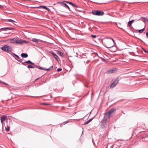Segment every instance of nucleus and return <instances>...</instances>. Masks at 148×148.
<instances>
[{"mask_svg":"<svg viewBox=\"0 0 148 148\" xmlns=\"http://www.w3.org/2000/svg\"><path fill=\"white\" fill-rule=\"evenodd\" d=\"M103 44L106 47L110 48L114 46V41L112 38H106L104 40Z\"/></svg>","mask_w":148,"mask_h":148,"instance_id":"1","label":"nucleus"},{"mask_svg":"<svg viewBox=\"0 0 148 148\" xmlns=\"http://www.w3.org/2000/svg\"><path fill=\"white\" fill-rule=\"evenodd\" d=\"M107 121V118L104 117L103 119L101 121L100 123V126L102 128H104L106 127L107 125L106 123Z\"/></svg>","mask_w":148,"mask_h":148,"instance_id":"2","label":"nucleus"},{"mask_svg":"<svg viewBox=\"0 0 148 148\" xmlns=\"http://www.w3.org/2000/svg\"><path fill=\"white\" fill-rule=\"evenodd\" d=\"M1 49L3 51L6 52L10 51L12 50V48L10 46L6 45H4L1 47Z\"/></svg>","mask_w":148,"mask_h":148,"instance_id":"3","label":"nucleus"},{"mask_svg":"<svg viewBox=\"0 0 148 148\" xmlns=\"http://www.w3.org/2000/svg\"><path fill=\"white\" fill-rule=\"evenodd\" d=\"M92 13L94 15L97 16H102L104 13L103 12L98 10H95L92 12Z\"/></svg>","mask_w":148,"mask_h":148,"instance_id":"4","label":"nucleus"},{"mask_svg":"<svg viewBox=\"0 0 148 148\" xmlns=\"http://www.w3.org/2000/svg\"><path fill=\"white\" fill-rule=\"evenodd\" d=\"M116 109L115 108H112L108 112L105 114L106 116L109 118L110 117V115L113 113V112L116 110Z\"/></svg>","mask_w":148,"mask_h":148,"instance_id":"5","label":"nucleus"},{"mask_svg":"<svg viewBox=\"0 0 148 148\" xmlns=\"http://www.w3.org/2000/svg\"><path fill=\"white\" fill-rule=\"evenodd\" d=\"M119 80L118 79H116L111 84L110 88H114L118 83Z\"/></svg>","mask_w":148,"mask_h":148,"instance_id":"6","label":"nucleus"},{"mask_svg":"<svg viewBox=\"0 0 148 148\" xmlns=\"http://www.w3.org/2000/svg\"><path fill=\"white\" fill-rule=\"evenodd\" d=\"M27 42L23 40L19 39L16 38V43L19 44H22L23 43H26Z\"/></svg>","mask_w":148,"mask_h":148,"instance_id":"7","label":"nucleus"},{"mask_svg":"<svg viewBox=\"0 0 148 148\" xmlns=\"http://www.w3.org/2000/svg\"><path fill=\"white\" fill-rule=\"evenodd\" d=\"M53 66H51L49 69H46L43 68L41 67H40L38 68V69H40L43 70H44L45 71L51 70L53 69Z\"/></svg>","mask_w":148,"mask_h":148,"instance_id":"8","label":"nucleus"},{"mask_svg":"<svg viewBox=\"0 0 148 148\" xmlns=\"http://www.w3.org/2000/svg\"><path fill=\"white\" fill-rule=\"evenodd\" d=\"M7 116L6 115H3L1 118V121L2 123H3V122L5 121L7 118Z\"/></svg>","mask_w":148,"mask_h":148,"instance_id":"9","label":"nucleus"},{"mask_svg":"<svg viewBox=\"0 0 148 148\" xmlns=\"http://www.w3.org/2000/svg\"><path fill=\"white\" fill-rule=\"evenodd\" d=\"M16 38H14L12 39H10L9 40L10 41V42L11 43H16Z\"/></svg>","mask_w":148,"mask_h":148,"instance_id":"10","label":"nucleus"},{"mask_svg":"<svg viewBox=\"0 0 148 148\" xmlns=\"http://www.w3.org/2000/svg\"><path fill=\"white\" fill-rule=\"evenodd\" d=\"M141 19L144 22H148V19L146 18L142 17L141 18Z\"/></svg>","mask_w":148,"mask_h":148,"instance_id":"11","label":"nucleus"},{"mask_svg":"<svg viewBox=\"0 0 148 148\" xmlns=\"http://www.w3.org/2000/svg\"><path fill=\"white\" fill-rule=\"evenodd\" d=\"M22 57L23 58H27L28 57V55L27 54L25 53H22L21 54Z\"/></svg>","mask_w":148,"mask_h":148,"instance_id":"12","label":"nucleus"},{"mask_svg":"<svg viewBox=\"0 0 148 148\" xmlns=\"http://www.w3.org/2000/svg\"><path fill=\"white\" fill-rule=\"evenodd\" d=\"M58 3H62L65 6L67 7L69 10H70V8L65 3H64L63 2H58Z\"/></svg>","mask_w":148,"mask_h":148,"instance_id":"13","label":"nucleus"},{"mask_svg":"<svg viewBox=\"0 0 148 148\" xmlns=\"http://www.w3.org/2000/svg\"><path fill=\"white\" fill-rule=\"evenodd\" d=\"M7 127H5V130L6 131H8L10 130V126L9 125H8V124L7 123Z\"/></svg>","mask_w":148,"mask_h":148,"instance_id":"14","label":"nucleus"},{"mask_svg":"<svg viewBox=\"0 0 148 148\" xmlns=\"http://www.w3.org/2000/svg\"><path fill=\"white\" fill-rule=\"evenodd\" d=\"M25 63H27V64H34V63L33 62H32L30 60H28L27 61H26L25 62Z\"/></svg>","mask_w":148,"mask_h":148,"instance_id":"15","label":"nucleus"},{"mask_svg":"<svg viewBox=\"0 0 148 148\" xmlns=\"http://www.w3.org/2000/svg\"><path fill=\"white\" fill-rule=\"evenodd\" d=\"M32 41L34 42H38V40L36 38H32Z\"/></svg>","mask_w":148,"mask_h":148,"instance_id":"16","label":"nucleus"},{"mask_svg":"<svg viewBox=\"0 0 148 148\" xmlns=\"http://www.w3.org/2000/svg\"><path fill=\"white\" fill-rule=\"evenodd\" d=\"M114 70H113V69H111L110 70H108V73H114Z\"/></svg>","mask_w":148,"mask_h":148,"instance_id":"17","label":"nucleus"},{"mask_svg":"<svg viewBox=\"0 0 148 148\" xmlns=\"http://www.w3.org/2000/svg\"><path fill=\"white\" fill-rule=\"evenodd\" d=\"M2 29H5L6 30H10V29H13V28H12L5 27V28H2Z\"/></svg>","mask_w":148,"mask_h":148,"instance_id":"18","label":"nucleus"},{"mask_svg":"<svg viewBox=\"0 0 148 148\" xmlns=\"http://www.w3.org/2000/svg\"><path fill=\"white\" fill-rule=\"evenodd\" d=\"M145 29L144 28L142 29L139 30L138 31L139 33H140V34L142 33L144 31Z\"/></svg>","mask_w":148,"mask_h":148,"instance_id":"19","label":"nucleus"},{"mask_svg":"<svg viewBox=\"0 0 148 148\" xmlns=\"http://www.w3.org/2000/svg\"><path fill=\"white\" fill-rule=\"evenodd\" d=\"M92 119H90V120H89L88 121H87L84 124V125H86L88 124L89 122H90V121H91L92 120Z\"/></svg>","mask_w":148,"mask_h":148,"instance_id":"20","label":"nucleus"},{"mask_svg":"<svg viewBox=\"0 0 148 148\" xmlns=\"http://www.w3.org/2000/svg\"><path fill=\"white\" fill-rule=\"evenodd\" d=\"M43 8L46 10L47 11H50V9L49 8H47L46 6H43Z\"/></svg>","mask_w":148,"mask_h":148,"instance_id":"21","label":"nucleus"},{"mask_svg":"<svg viewBox=\"0 0 148 148\" xmlns=\"http://www.w3.org/2000/svg\"><path fill=\"white\" fill-rule=\"evenodd\" d=\"M57 53L58 54H60L61 56L62 55V53L60 51H58Z\"/></svg>","mask_w":148,"mask_h":148,"instance_id":"22","label":"nucleus"},{"mask_svg":"<svg viewBox=\"0 0 148 148\" xmlns=\"http://www.w3.org/2000/svg\"><path fill=\"white\" fill-rule=\"evenodd\" d=\"M54 57L57 61H58L59 58L57 55H54Z\"/></svg>","mask_w":148,"mask_h":148,"instance_id":"23","label":"nucleus"},{"mask_svg":"<svg viewBox=\"0 0 148 148\" xmlns=\"http://www.w3.org/2000/svg\"><path fill=\"white\" fill-rule=\"evenodd\" d=\"M7 21L11 22L13 23L15 22V21H14L12 19H8V20Z\"/></svg>","mask_w":148,"mask_h":148,"instance_id":"24","label":"nucleus"},{"mask_svg":"<svg viewBox=\"0 0 148 148\" xmlns=\"http://www.w3.org/2000/svg\"><path fill=\"white\" fill-rule=\"evenodd\" d=\"M143 51L145 52V53L148 54V51L145 50L144 49H143Z\"/></svg>","mask_w":148,"mask_h":148,"instance_id":"25","label":"nucleus"},{"mask_svg":"<svg viewBox=\"0 0 148 148\" xmlns=\"http://www.w3.org/2000/svg\"><path fill=\"white\" fill-rule=\"evenodd\" d=\"M132 23L130 22V21L128 22V25L129 26H131Z\"/></svg>","mask_w":148,"mask_h":148,"instance_id":"26","label":"nucleus"},{"mask_svg":"<svg viewBox=\"0 0 148 148\" xmlns=\"http://www.w3.org/2000/svg\"><path fill=\"white\" fill-rule=\"evenodd\" d=\"M64 1L65 2H66V3H69L71 5H72V3H73L72 2H69V1Z\"/></svg>","mask_w":148,"mask_h":148,"instance_id":"27","label":"nucleus"},{"mask_svg":"<svg viewBox=\"0 0 148 148\" xmlns=\"http://www.w3.org/2000/svg\"><path fill=\"white\" fill-rule=\"evenodd\" d=\"M71 5H72L73 7H75L76 8L77 7V6L75 4H74L73 3H72V4Z\"/></svg>","mask_w":148,"mask_h":148,"instance_id":"28","label":"nucleus"},{"mask_svg":"<svg viewBox=\"0 0 148 148\" xmlns=\"http://www.w3.org/2000/svg\"><path fill=\"white\" fill-rule=\"evenodd\" d=\"M27 67L28 68H34L33 67V66L31 65H29Z\"/></svg>","mask_w":148,"mask_h":148,"instance_id":"29","label":"nucleus"},{"mask_svg":"<svg viewBox=\"0 0 148 148\" xmlns=\"http://www.w3.org/2000/svg\"><path fill=\"white\" fill-rule=\"evenodd\" d=\"M62 70V69L58 68L57 69V71L58 72L61 71Z\"/></svg>","mask_w":148,"mask_h":148,"instance_id":"30","label":"nucleus"},{"mask_svg":"<svg viewBox=\"0 0 148 148\" xmlns=\"http://www.w3.org/2000/svg\"><path fill=\"white\" fill-rule=\"evenodd\" d=\"M42 105H50V104H47V103H42Z\"/></svg>","mask_w":148,"mask_h":148,"instance_id":"31","label":"nucleus"},{"mask_svg":"<svg viewBox=\"0 0 148 148\" xmlns=\"http://www.w3.org/2000/svg\"><path fill=\"white\" fill-rule=\"evenodd\" d=\"M14 55L16 57V58H18V59H19V57L18 56H17V55H16V54H14Z\"/></svg>","mask_w":148,"mask_h":148,"instance_id":"32","label":"nucleus"},{"mask_svg":"<svg viewBox=\"0 0 148 148\" xmlns=\"http://www.w3.org/2000/svg\"><path fill=\"white\" fill-rule=\"evenodd\" d=\"M41 6L38 7V8H43V6Z\"/></svg>","mask_w":148,"mask_h":148,"instance_id":"33","label":"nucleus"},{"mask_svg":"<svg viewBox=\"0 0 148 148\" xmlns=\"http://www.w3.org/2000/svg\"><path fill=\"white\" fill-rule=\"evenodd\" d=\"M51 53V54H52L54 56V55H56V54H55L53 52H52Z\"/></svg>","mask_w":148,"mask_h":148,"instance_id":"34","label":"nucleus"},{"mask_svg":"<svg viewBox=\"0 0 148 148\" xmlns=\"http://www.w3.org/2000/svg\"><path fill=\"white\" fill-rule=\"evenodd\" d=\"M92 37H93V38H95L96 37V36L95 35H92L91 36Z\"/></svg>","mask_w":148,"mask_h":148,"instance_id":"35","label":"nucleus"},{"mask_svg":"<svg viewBox=\"0 0 148 148\" xmlns=\"http://www.w3.org/2000/svg\"><path fill=\"white\" fill-rule=\"evenodd\" d=\"M68 122H69L68 121H66L63 122V123L66 124V123H68Z\"/></svg>","mask_w":148,"mask_h":148,"instance_id":"36","label":"nucleus"},{"mask_svg":"<svg viewBox=\"0 0 148 148\" xmlns=\"http://www.w3.org/2000/svg\"><path fill=\"white\" fill-rule=\"evenodd\" d=\"M134 20H132V21H130V22H131L132 23L134 22Z\"/></svg>","mask_w":148,"mask_h":148,"instance_id":"37","label":"nucleus"},{"mask_svg":"<svg viewBox=\"0 0 148 148\" xmlns=\"http://www.w3.org/2000/svg\"><path fill=\"white\" fill-rule=\"evenodd\" d=\"M146 36L148 38V32H147L146 33Z\"/></svg>","mask_w":148,"mask_h":148,"instance_id":"38","label":"nucleus"},{"mask_svg":"<svg viewBox=\"0 0 148 148\" xmlns=\"http://www.w3.org/2000/svg\"><path fill=\"white\" fill-rule=\"evenodd\" d=\"M3 84H5V85H7V84H6L5 83H3Z\"/></svg>","mask_w":148,"mask_h":148,"instance_id":"39","label":"nucleus"},{"mask_svg":"<svg viewBox=\"0 0 148 148\" xmlns=\"http://www.w3.org/2000/svg\"><path fill=\"white\" fill-rule=\"evenodd\" d=\"M122 112L124 114H125L124 113L123 111H122Z\"/></svg>","mask_w":148,"mask_h":148,"instance_id":"40","label":"nucleus"},{"mask_svg":"<svg viewBox=\"0 0 148 148\" xmlns=\"http://www.w3.org/2000/svg\"><path fill=\"white\" fill-rule=\"evenodd\" d=\"M38 79V78H37V79H36V80H37Z\"/></svg>","mask_w":148,"mask_h":148,"instance_id":"41","label":"nucleus"}]
</instances>
